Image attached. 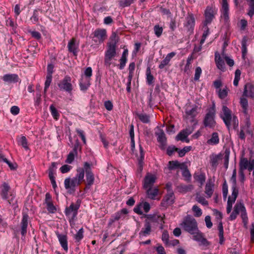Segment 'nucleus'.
<instances>
[{"label":"nucleus","instance_id":"nucleus-1","mask_svg":"<svg viewBox=\"0 0 254 254\" xmlns=\"http://www.w3.org/2000/svg\"><path fill=\"white\" fill-rule=\"evenodd\" d=\"M77 174L72 178H66L64 180V185L68 193H73L75 191V188L81 184L84 180V173L82 169H77Z\"/></svg>","mask_w":254,"mask_h":254},{"label":"nucleus","instance_id":"nucleus-2","mask_svg":"<svg viewBox=\"0 0 254 254\" xmlns=\"http://www.w3.org/2000/svg\"><path fill=\"white\" fill-rule=\"evenodd\" d=\"M220 117L228 129L230 128L231 122H232L234 129H236L238 128L239 125L238 120L236 116L232 117V111L227 106H223L222 112Z\"/></svg>","mask_w":254,"mask_h":254},{"label":"nucleus","instance_id":"nucleus-3","mask_svg":"<svg viewBox=\"0 0 254 254\" xmlns=\"http://www.w3.org/2000/svg\"><path fill=\"white\" fill-rule=\"evenodd\" d=\"M92 164H90L87 162L84 163L83 167L78 168V169H82L83 171V173L85 172L86 174V185L84 188V191L90 189L94 182V175L92 172L91 170Z\"/></svg>","mask_w":254,"mask_h":254},{"label":"nucleus","instance_id":"nucleus-4","mask_svg":"<svg viewBox=\"0 0 254 254\" xmlns=\"http://www.w3.org/2000/svg\"><path fill=\"white\" fill-rule=\"evenodd\" d=\"M183 229L190 235L198 228L197 223L194 218L187 217L181 224Z\"/></svg>","mask_w":254,"mask_h":254},{"label":"nucleus","instance_id":"nucleus-5","mask_svg":"<svg viewBox=\"0 0 254 254\" xmlns=\"http://www.w3.org/2000/svg\"><path fill=\"white\" fill-rule=\"evenodd\" d=\"M215 116V109L214 106H213L207 110L203 121L204 126L210 128H214L216 125Z\"/></svg>","mask_w":254,"mask_h":254},{"label":"nucleus","instance_id":"nucleus-6","mask_svg":"<svg viewBox=\"0 0 254 254\" xmlns=\"http://www.w3.org/2000/svg\"><path fill=\"white\" fill-rule=\"evenodd\" d=\"M117 46L107 45V50L104 57V64L107 67H110L112 60L116 57Z\"/></svg>","mask_w":254,"mask_h":254},{"label":"nucleus","instance_id":"nucleus-7","mask_svg":"<svg viewBox=\"0 0 254 254\" xmlns=\"http://www.w3.org/2000/svg\"><path fill=\"white\" fill-rule=\"evenodd\" d=\"M217 13V9L213 6H208L204 11L205 20L203 25L206 26L211 23Z\"/></svg>","mask_w":254,"mask_h":254},{"label":"nucleus","instance_id":"nucleus-8","mask_svg":"<svg viewBox=\"0 0 254 254\" xmlns=\"http://www.w3.org/2000/svg\"><path fill=\"white\" fill-rule=\"evenodd\" d=\"M71 81V77L67 75L65 76L64 78L61 80L58 83V86L61 90L65 91L70 93L73 89V86Z\"/></svg>","mask_w":254,"mask_h":254},{"label":"nucleus","instance_id":"nucleus-9","mask_svg":"<svg viewBox=\"0 0 254 254\" xmlns=\"http://www.w3.org/2000/svg\"><path fill=\"white\" fill-rule=\"evenodd\" d=\"M79 208V204L72 203L69 207H67L65 210V214L66 216L73 220L77 214V211Z\"/></svg>","mask_w":254,"mask_h":254},{"label":"nucleus","instance_id":"nucleus-10","mask_svg":"<svg viewBox=\"0 0 254 254\" xmlns=\"http://www.w3.org/2000/svg\"><path fill=\"white\" fill-rule=\"evenodd\" d=\"M155 135L157 136V141L160 143V148L164 150L167 146V138L164 131L161 129H158V131L155 132Z\"/></svg>","mask_w":254,"mask_h":254},{"label":"nucleus","instance_id":"nucleus-11","mask_svg":"<svg viewBox=\"0 0 254 254\" xmlns=\"http://www.w3.org/2000/svg\"><path fill=\"white\" fill-rule=\"evenodd\" d=\"M57 163L52 162L51 165L49 167L48 169L49 178L51 181L52 187L54 189H56V188L57 187L55 180V177L54 176L57 168Z\"/></svg>","mask_w":254,"mask_h":254},{"label":"nucleus","instance_id":"nucleus-12","mask_svg":"<svg viewBox=\"0 0 254 254\" xmlns=\"http://www.w3.org/2000/svg\"><path fill=\"white\" fill-rule=\"evenodd\" d=\"M191 235L192 236L193 240L200 242L201 245L207 246L209 244L208 241L204 237L203 233L199 230L198 228Z\"/></svg>","mask_w":254,"mask_h":254},{"label":"nucleus","instance_id":"nucleus-13","mask_svg":"<svg viewBox=\"0 0 254 254\" xmlns=\"http://www.w3.org/2000/svg\"><path fill=\"white\" fill-rule=\"evenodd\" d=\"M94 38H96L97 39L94 40L96 42H98L101 43L107 38L106 30L104 29H97L94 33Z\"/></svg>","mask_w":254,"mask_h":254},{"label":"nucleus","instance_id":"nucleus-14","mask_svg":"<svg viewBox=\"0 0 254 254\" xmlns=\"http://www.w3.org/2000/svg\"><path fill=\"white\" fill-rule=\"evenodd\" d=\"M10 189V188L7 183H3L1 191V195L3 199L7 200L8 202L11 204L12 202L13 197L12 196L11 199H9L8 193Z\"/></svg>","mask_w":254,"mask_h":254},{"label":"nucleus","instance_id":"nucleus-15","mask_svg":"<svg viewBox=\"0 0 254 254\" xmlns=\"http://www.w3.org/2000/svg\"><path fill=\"white\" fill-rule=\"evenodd\" d=\"M238 192H237L235 190H234L232 191V196H229L226 208V211L227 213H230L231 212L233 204L235 202L238 196Z\"/></svg>","mask_w":254,"mask_h":254},{"label":"nucleus","instance_id":"nucleus-16","mask_svg":"<svg viewBox=\"0 0 254 254\" xmlns=\"http://www.w3.org/2000/svg\"><path fill=\"white\" fill-rule=\"evenodd\" d=\"M29 216L26 213H23L22 219L20 223L21 225V234L22 237H25L27 233V228L28 226V220Z\"/></svg>","mask_w":254,"mask_h":254},{"label":"nucleus","instance_id":"nucleus-17","mask_svg":"<svg viewBox=\"0 0 254 254\" xmlns=\"http://www.w3.org/2000/svg\"><path fill=\"white\" fill-rule=\"evenodd\" d=\"M68 50L72 53L74 56H76L78 52V45L76 44V39L72 38L67 45Z\"/></svg>","mask_w":254,"mask_h":254},{"label":"nucleus","instance_id":"nucleus-18","mask_svg":"<svg viewBox=\"0 0 254 254\" xmlns=\"http://www.w3.org/2000/svg\"><path fill=\"white\" fill-rule=\"evenodd\" d=\"M175 195L173 191L167 192L162 201L163 206H167L172 204L174 202Z\"/></svg>","mask_w":254,"mask_h":254},{"label":"nucleus","instance_id":"nucleus-19","mask_svg":"<svg viewBox=\"0 0 254 254\" xmlns=\"http://www.w3.org/2000/svg\"><path fill=\"white\" fill-rule=\"evenodd\" d=\"M222 17H223L225 21L229 20V5L227 0H222Z\"/></svg>","mask_w":254,"mask_h":254},{"label":"nucleus","instance_id":"nucleus-20","mask_svg":"<svg viewBox=\"0 0 254 254\" xmlns=\"http://www.w3.org/2000/svg\"><path fill=\"white\" fill-rule=\"evenodd\" d=\"M223 155L221 153L219 154H212L210 156V163L211 166L216 168L218 165V162L219 160H222L223 158Z\"/></svg>","mask_w":254,"mask_h":254},{"label":"nucleus","instance_id":"nucleus-21","mask_svg":"<svg viewBox=\"0 0 254 254\" xmlns=\"http://www.w3.org/2000/svg\"><path fill=\"white\" fill-rule=\"evenodd\" d=\"M3 80L8 83H16L18 81L19 77L16 74H6L3 76Z\"/></svg>","mask_w":254,"mask_h":254},{"label":"nucleus","instance_id":"nucleus-22","mask_svg":"<svg viewBox=\"0 0 254 254\" xmlns=\"http://www.w3.org/2000/svg\"><path fill=\"white\" fill-rule=\"evenodd\" d=\"M155 181V177L153 175L147 176L144 182L143 187L145 189L151 188Z\"/></svg>","mask_w":254,"mask_h":254},{"label":"nucleus","instance_id":"nucleus-23","mask_svg":"<svg viewBox=\"0 0 254 254\" xmlns=\"http://www.w3.org/2000/svg\"><path fill=\"white\" fill-rule=\"evenodd\" d=\"M243 96L251 97L254 96V87L251 83H247L244 88V91L243 92Z\"/></svg>","mask_w":254,"mask_h":254},{"label":"nucleus","instance_id":"nucleus-24","mask_svg":"<svg viewBox=\"0 0 254 254\" xmlns=\"http://www.w3.org/2000/svg\"><path fill=\"white\" fill-rule=\"evenodd\" d=\"M151 231V224L147 221H145L144 227L142 228L141 231L139 233V237L146 236L150 235Z\"/></svg>","mask_w":254,"mask_h":254},{"label":"nucleus","instance_id":"nucleus-25","mask_svg":"<svg viewBox=\"0 0 254 254\" xmlns=\"http://www.w3.org/2000/svg\"><path fill=\"white\" fill-rule=\"evenodd\" d=\"M248 37L247 36H244L242 40V57L245 60L248 52L247 50V42L248 41Z\"/></svg>","mask_w":254,"mask_h":254},{"label":"nucleus","instance_id":"nucleus-26","mask_svg":"<svg viewBox=\"0 0 254 254\" xmlns=\"http://www.w3.org/2000/svg\"><path fill=\"white\" fill-rule=\"evenodd\" d=\"M186 19L187 22L186 26L189 29L193 28L195 24V19L193 14L191 13H188V16Z\"/></svg>","mask_w":254,"mask_h":254},{"label":"nucleus","instance_id":"nucleus-27","mask_svg":"<svg viewBox=\"0 0 254 254\" xmlns=\"http://www.w3.org/2000/svg\"><path fill=\"white\" fill-rule=\"evenodd\" d=\"M90 85V79L88 78H82L79 82V86L81 90L85 91L87 90Z\"/></svg>","mask_w":254,"mask_h":254},{"label":"nucleus","instance_id":"nucleus-28","mask_svg":"<svg viewBox=\"0 0 254 254\" xmlns=\"http://www.w3.org/2000/svg\"><path fill=\"white\" fill-rule=\"evenodd\" d=\"M128 213V210L126 208H123L121 211L117 212L114 216V220L118 221L120 219H124L126 215Z\"/></svg>","mask_w":254,"mask_h":254},{"label":"nucleus","instance_id":"nucleus-29","mask_svg":"<svg viewBox=\"0 0 254 254\" xmlns=\"http://www.w3.org/2000/svg\"><path fill=\"white\" fill-rule=\"evenodd\" d=\"M218 230L219 231L218 236L219 237V243L222 245L224 242V238L223 226L221 221H220L218 224Z\"/></svg>","mask_w":254,"mask_h":254},{"label":"nucleus","instance_id":"nucleus-30","mask_svg":"<svg viewBox=\"0 0 254 254\" xmlns=\"http://www.w3.org/2000/svg\"><path fill=\"white\" fill-rule=\"evenodd\" d=\"M193 186L191 185H180L178 186L177 188L178 191L182 193H186L187 192L190 191L193 189Z\"/></svg>","mask_w":254,"mask_h":254},{"label":"nucleus","instance_id":"nucleus-31","mask_svg":"<svg viewBox=\"0 0 254 254\" xmlns=\"http://www.w3.org/2000/svg\"><path fill=\"white\" fill-rule=\"evenodd\" d=\"M58 238L62 247L64 250L67 252L68 250V247L66 236L65 235H59L58 236Z\"/></svg>","mask_w":254,"mask_h":254},{"label":"nucleus","instance_id":"nucleus-32","mask_svg":"<svg viewBox=\"0 0 254 254\" xmlns=\"http://www.w3.org/2000/svg\"><path fill=\"white\" fill-rule=\"evenodd\" d=\"M129 135L131 138V149L133 151L135 148V141H134V126L131 124L129 126Z\"/></svg>","mask_w":254,"mask_h":254},{"label":"nucleus","instance_id":"nucleus-33","mask_svg":"<svg viewBox=\"0 0 254 254\" xmlns=\"http://www.w3.org/2000/svg\"><path fill=\"white\" fill-rule=\"evenodd\" d=\"M182 166H184V164H180L178 161H170L168 163V169L170 170H174L177 168L182 169Z\"/></svg>","mask_w":254,"mask_h":254},{"label":"nucleus","instance_id":"nucleus-34","mask_svg":"<svg viewBox=\"0 0 254 254\" xmlns=\"http://www.w3.org/2000/svg\"><path fill=\"white\" fill-rule=\"evenodd\" d=\"M219 142V138L217 132H213L210 139H208L207 143L209 144H217Z\"/></svg>","mask_w":254,"mask_h":254},{"label":"nucleus","instance_id":"nucleus-35","mask_svg":"<svg viewBox=\"0 0 254 254\" xmlns=\"http://www.w3.org/2000/svg\"><path fill=\"white\" fill-rule=\"evenodd\" d=\"M158 192L159 190L157 188L152 189V188L147 189L146 191L148 197L151 199H154Z\"/></svg>","mask_w":254,"mask_h":254},{"label":"nucleus","instance_id":"nucleus-36","mask_svg":"<svg viewBox=\"0 0 254 254\" xmlns=\"http://www.w3.org/2000/svg\"><path fill=\"white\" fill-rule=\"evenodd\" d=\"M136 115L141 122L143 123H149L150 122V117L146 114L136 113Z\"/></svg>","mask_w":254,"mask_h":254},{"label":"nucleus","instance_id":"nucleus-37","mask_svg":"<svg viewBox=\"0 0 254 254\" xmlns=\"http://www.w3.org/2000/svg\"><path fill=\"white\" fill-rule=\"evenodd\" d=\"M119 41V39L117 34L115 32L112 33L110 37V41L107 45L117 46V44Z\"/></svg>","mask_w":254,"mask_h":254},{"label":"nucleus","instance_id":"nucleus-38","mask_svg":"<svg viewBox=\"0 0 254 254\" xmlns=\"http://www.w3.org/2000/svg\"><path fill=\"white\" fill-rule=\"evenodd\" d=\"M214 185L211 183H207L205 188V193L208 197H210L213 192Z\"/></svg>","mask_w":254,"mask_h":254},{"label":"nucleus","instance_id":"nucleus-39","mask_svg":"<svg viewBox=\"0 0 254 254\" xmlns=\"http://www.w3.org/2000/svg\"><path fill=\"white\" fill-rule=\"evenodd\" d=\"M139 155L138 156V164L140 166V169H142L143 161L144 157V153L143 147L140 144L139 146Z\"/></svg>","mask_w":254,"mask_h":254},{"label":"nucleus","instance_id":"nucleus-40","mask_svg":"<svg viewBox=\"0 0 254 254\" xmlns=\"http://www.w3.org/2000/svg\"><path fill=\"white\" fill-rule=\"evenodd\" d=\"M249 161L246 158H242L239 163V170L244 171L247 169L249 165Z\"/></svg>","mask_w":254,"mask_h":254},{"label":"nucleus","instance_id":"nucleus-41","mask_svg":"<svg viewBox=\"0 0 254 254\" xmlns=\"http://www.w3.org/2000/svg\"><path fill=\"white\" fill-rule=\"evenodd\" d=\"M182 130L181 131L178 135L176 137V139L178 141L181 140L182 141H185L187 142H189V139H186L188 136L186 135V133L184 132Z\"/></svg>","mask_w":254,"mask_h":254},{"label":"nucleus","instance_id":"nucleus-42","mask_svg":"<svg viewBox=\"0 0 254 254\" xmlns=\"http://www.w3.org/2000/svg\"><path fill=\"white\" fill-rule=\"evenodd\" d=\"M236 175H237V171L236 169H234L233 171V174L231 178V180L232 181L233 186H232V190H235L237 192H239L238 189L236 187Z\"/></svg>","mask_w":254,"mask_h":254},{"label":"nucleus","instance_id":"nucleus-43","mask_svg":"<svg viewBox=\"0 0 254 254\" xmlns=\"http://www.w3.org/2000/svg\"><path fill=\"white\" fill-rule=\"evenodd\" d=\"M197 107L195 106L190 110H187L186 111V115L188 117L194 118L197 114Z\"/></svg>","mask_w":254,"mask_h":254},{"label":"nucleus","instance_id":"nucleus-44","mask_svg":"<svg viewBox=\"0 0 254 254\" xmlns=\"http://www.w3.org/2000/svg\"><path fill=\"white\" fill-rule=\"evenodd\" d=\"M42 12V10H41L40 9H35L33 11V15L30 18V20L31 22L34 23L36 24L39 21V11Z\"/></svg>","mask_w":254,"mask_h":254},{"label":"nucleus","instance_id":"nucleus-45","mask_svg":"<svg viewBox=\"0 0 254 254\" xmlns=\"http://www.w3.org/2000/svg\"><path fill=\"white\" fill-rule=\"evenodd\" d=\"M215 60L217 67L220 69L223 68L224 65V61L221 59L219 55L218 56H217L216 53L215 54Z\"/></svg>","mask_w":254,"mask_h":254},{"label":"nucleus","instance_id":"nucleus-46","mask_svg":"<svg viewBox=\"0 0 254 254\" xmlns=\"http://www.w3.org/2000/svg\"><path fill=\"white\" fill-rule=\"evenodd\" d=\"M144 217L146 218L145 221H147L148 222L151 224L152 222H155V221H157V219L158 218L157 215H151V214H144Z\"/></svg>","mask_w":254,"mask_h":254},{"label":"nucleus","instance_id":"nucleus-47","mask_svg":"<svg viewBox=\"0 0 254 254\" xmlns=\"http://www.w3.org/2000/svg\"><path fill=\"white\" fill-rule=\"evenodd\" d=\"M194 179L197 182H198L201 185H202L205 181V176L204 174H200L197 175L194 174Z\"/></svg>","mask_w":254,"mask_h":254},{"label":"nucleus","instance_id":"nucleus-48","mask_svg":"<svg viewBox=\"0 0 254 254\" xmlns=\"http://www.w3.org/2000/svg\"><path fill=\"white\" fill-rule=\"evenodd\" d=\"M51 114L53 117L54 119L56 120H58L60 117V114L58 112L57 109L53 105H51L50 107Z\"/></svg>","mask_w":254,"mask_h":254},{"label":"nucleus","instance_id":"nucleus-49","mask_svg":"<svg viewBox=\"0 0 254 254\" xmlns=\"http://www.w3.org/2000/svg\"><path fill=\"white\" fill-rule=\"evenodd\" d=\"M240 104L243 109V112L245 114L247 113V110L248 107V102L246 98L242 97L240 100Z\"/></svg>","mask_w":254,"mask_h":254},{"label":"nucleus","instance_id":"nucleus-50","mask_svg":"<svg viewBox=\"0 0 254 254\" xmlns=\"http://www.w3.org/2000/svg\"><path fill=\"white\" fill-rule=\"evenodd\" d=\"M135 0H119V4L120 6L125 7L130 6L134 3Z\"/></svg>","mask_w":254,"mask_h":254},{"label":"nucleus","instance_id":"nucleus-51","mask_svg":"<svg viewBox=\"0 0 254 254\" xmlns=\"http://www.w3.org/2000/svg\"><path fill=\"white\" fill-rule=\"evenodd\" d=\"M245 208H246L243 203L237 202L234 206V211L236 212L237 214H239L240 212H242L243 211V210H244Z\"/></svg>","mask_w":254,"mask_h":254},{"label":"nucleus","instance_id":"nucleus-52","mask_svg":"<svg viewBox=\"0 0 254 254\" xmlns=\"http://www.w3.org/2000/svg\"><path fill=\"white\" fill-rule=\"evenodd\" d=\"M191 149V146H185L181 150L178 148V150L177 151V152L178 153L179 156L181 157H182L185 155L186 153L189 152Z\"/></svg>","mask_w":254,"mask_h":254},{"label":"nucleus","instance_id":"nucleus-53","mask_svg":"<svg viewBox=\"0 0 254 254\" xmlns=\"http://www.w3.org/2000/svg\"><path fill=\"white\" fill-rule=\"evenodd\" d=\"M83 229L82 228L80 229L77 233L74 235V239H75V242L77 243H79V242L83 239Z\"/></svg>","mask_w":254,"mask_h":254},{"label":"nucleus","instance_id":"nucleus-54","mask_svg":"<svg viewBox=\"0 0 254 254\" xmlns=\"http://www.w3.org/2000/svg\"><path fill=\"white\" fill-rule=\"evenodd\" d=\"M223 155L224 157L223 156V158H224V166L227 169L229 164L230 150L229 149H226Z\"/></svg>","mask_w":254,"mask_h":254},{"label":"nucleus","instance_id":"nucleus-55","mask_svg":"<svg viewBox=\"0 0 254 254\" xmlns=\"http://www.w3.org/2000/svg\"><path fill=\"white\" fill-rule=\"evenodd\" d=\"M146 76L147 82L149 85H151L153 82L154 77L151 74V71L149 67H148L147 69Z\"/></svg>","mask_w":254,"mask_h":254},{"label":"nucleus","instance_id":"nucleus-56","mask_svg":"<svg viewBox=\"0 0 254 254\" xmlns=\"http://www.w3.org/2000/svg\"><path fill=\"white\" fill-rule=\"evenodd\" d=\"M241 74V71L240 69H237L235 72V78L234 80L233 84L235 86H237L238 85L239 81L240 79V75Z\"/></svg>","mask_w":254,"mask_h":254},{"label":"nucleus","instance_id":"nucleus-57","mask_svg":"<svg viewBox=\"0 0 254 254\" xmlns=\"http://www.w3.org/2000/svg\"><path fill=\"white\" fill-rule=\"evenodd\" d=\"M52 80V75H47L46 80L45 82V87H44V93L45 94L46 93L47 90L51 84Z\"/></svg>","mask_w":254,"mask_h":254},{"label":"nucleus","instance_id":"nucleus-58","mask_svg":"<svg viewBox=\"0 0 254 254\" xmlns=\"http://www.w3.org/2000/svg\"><path fill=\"white\" fill-rule=\"evenodd\" d=\"M163 28L160 27L159 25H155L154 27V31L155 35L157 37H160L163 32Z\"/></svg>","mask_w":254,"mask_h":254},{"label":"nucleus","instance_id":"nucleus-59","mask_svg":"<svg viewBox=\"0 0 254 254\" xmlns=\"http://www.w3.org/2000/svg\"><path fill=\"white\" fill-rule=\"evenodd\" d=\"M196 201L203 205H207L208 204V201L203 196H201L199 194H197L196 196Z\"/></svg>","mask_w":254,"mask_h":254},{"label":"nucleus","instance_id":"nucleus-60","mask_svg":"<svg viewBox=\"0 0 254 254\" xmlns=\"http://www.w3.org/2000/svg\"><path fill=\"white\" fill-rule=\"evenodd\" d=\"M19 142L20 145H21L22 147L24 148L26 150L29 149V147L28 146V142L25 136H22L20 138Z\"/></svg>","mask_w":254,"mask_h":254},{"label":"nucleus","instance_id":"nucleus-61","mask_svg":"<svg viewBox=\"0 0 254 254\" xmlns=\"http://www.w3.org/2000/svg\"><path fill=\"white\" fill-rule=\"evenodd\" d=\"M178 150V148L175 147V146L172 145L169 146L167 148V154L169 156H171L173 155V153L175 151H176Z\"/></svg>","mask_w":254,"mask_h":254},{"label":"nucleus","instance_id":"nucleus-62","mask_svg":"<svg viewBox=\"0 0 254 254\" xmlns=\"http://www.w3.org/2000/svg\"><path fill=\"white\" fill-rule=\"evenodd\" d=\"M192 209L194 212L195 216L199 217L202 215V211L201 209L199 208L197 205H193Z\"/></svg>","mask_w":254,"mask_h":254},{"label":"nucleus","instance_id":"nucleus-63","mask_svg":"<svg viewBox=\"0 0 254 254\" xmlns=\"http://www.w3.org/2000/svg\"><path fill=\"white\" fill-rule=\"evenodd\" d=\"M77 155V154H74L72 152H69V153L68 154L67 158L65 160V162L71 164L74 159L75 156Z\"/></svg>","mask_w":254,"mask_h":254},{"label":"nucleus","instance_id":"nucleus-64","mask_svg":"<svg viewBox=\"0 0 254 254\" xmlns=\"http://www.w3.org/2000/svg\"><path fill=\"white\" fill-rule=\"evenodd\" d=\"M81 147L80 145L79 141L77 139L73 145V148L71 152H73L74 154H77V150H81Z\"/></svg>","mask_w":254,"mask_h":254}]
</instances>
